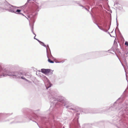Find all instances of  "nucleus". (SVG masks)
<instances>
[{
    "instance_id": "2",
    "label": "nucleus",
    "mask_w": 128,
    "mask_h": 128,
    "mask_svg": "<svg viewBox=\"0 0 128 128\" xmlns=\"http://www.w3.org/2000/svg\"><path fill=\"white\" fill-rule=\"evenodd\" d=\"M47 57L48 58V62L50 63H54V62L52 60L50 59H49L48 55V54H47Z\"/></svg>"
},
{
    "instance_id": "1",
    "label": "nucleus",
    "mask_w": 128,
    "mask_h": 128,
    "mask_svg": "<svg viewBox=\"0 0 128 128\" xmlns=\"http://www.w3.org/2000/svg\"><path fill=\"white\" fill-rule=\"evenodd\" d=\"M41 71L43 73L46 74L50 72V70L49 69H42L41 70Z\"/></svg>"
},
{
    "instance_id": "3",
    "label": "nucleus",
    "mask_w": 128,
    "mask_h": 128,
    "mask_svg": "<svg viewBox=\"0 0 128 128\" xmlns=\"http://www.w3.org/2000/svg\"><path fill=\"white\" fill-rule=\"evenodd\" d=\"M8 75V76H16V74H8L6 75Z\"/></svg>"
},
{
    "instance_id": "4",
    "label": "nucleus",
    "mask_w": 128,
    "mask_h": 128,
    "mask_svg": "<svg viewBox=\"0 0 128 128\" xmlns=\"http://www.w3.org/2000/svg\"><path fill=\"white\" fill-rule=\"evenodd\" d=\"M21 10H17L16 11V12H15V13L17 14H18L19 13L21 12Z\"/></svg>"
},
{
    "instance_id": "5",
    "label": "nucleus",
    "mask_w": 128,
    "mask_h": 128,
    "mask_svg": "<svg viewBox=\"0 0 128 128\" xmlns=\"http://www.w3.org/2000/svg\"><path fill=\"white\" fill-rule=\"evenodd\" d=\"M125 44L127 46H128V42H125Z\"/></svg>"
},
{
    "instance_id": "6",
    "label": "nucleus",
    "mask_w": 128,
    "mask_h": 128,
    "mask_svg": "<svg viewBox=\"0 0 128 128\" xmlns=\"http://www.w3.org/2000/svg\"><path fill=\"white\" fill-rule=\"evenodd\" d=\"M21 78L24 79L26 80V79L22 77H21Z\"/></svg>"
}]
</instances>
